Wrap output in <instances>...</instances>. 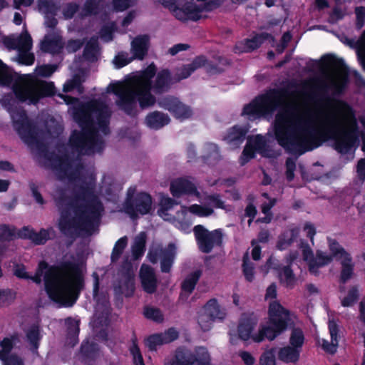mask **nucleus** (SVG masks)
Returning <instances> with one entry per match:
<instances>
[{"mask_svg": "<svg viewBox=\"0 0 365 365\" xmlns=\"http://www.w3.org/2000/svg\"><path fill=\"white\" fill-rule=\"evenodd\" d=\"M356 128L352 108L341 101L320 106L289 103L278 112L274 120L278 143L300 154L318 147L323 139L335 135L336 131L339 133L336 137L335 149L347 153L356 140Z\"/></svg>", "mask_w": 365, "mask_h": 365, "instance_id": "obj_1", "label": "nucleus"}, {"mask_svg": "<svg viewBox=\"0 0 365 365\" xmlns=\"http://www.w3.org/2000/svg\"><path fill=\"white\" fill-rule=\"evenodd\" d=\"M110 103L106 96H102L83 105L74 113L81 130H75L69 143L58 148L56 153L44 155L48 165L61 180L81 182H92L96 180L93 169L84 165L81 155L103 150L102 135L109 133Z\"/></svg>", "mask_w": 365, "mask_h": 365, "instance_id": "obj_2", "label": "nucleus"}, {"mask_svg": "<svg viewBox=\"0 0 365 365\" xmlns=\"http://www.w3.org/2000/svg\"><path fill=\"white\" fill-rule=\"evenodd\" d=\"M53 198L61 214L58 228L66 237L76 238L80 234L89 236L98 230L104 206L93 192L81 186L71 197L67 189L58 187Z\"/></svg>", "mask_w": 365, "mask_h": 365, "instance_id": "obj_3", "label": "nucleus"}, {"mask_svg": "<svg viewBox=\"0 0 365 365\" xmlns=\"http://www.w3.org/2000/svg\"><path fill=\"white\" fill-rule=\"evenodd\" d=\"M43 272L45 290L48 297L61 307L73 306L85 286L81 264L65 260L57 265L49 266L42 260L39 262L35 274L30 276L29 279L40 284Z\"/></svg>", "mask_w": 365, "mask_h": 365, "instance_id": "obj_4", "label": "nucleus"}, {"mask_svg": "<svg viewBox=\"0 0 365 365\" xmlns=\"http://www.w3.org/2000/svg\"><path fill=\"white\" fill-rule=\"evenodd\" d=\"M257 322L258 319L253 313L243 314L237 326L239 338L245 341L252 339L257 343L264 339L273 341L284 333L292 324L290 311L277 300L269 304L267 324L262 326L258 333L252 334Z\"/></svg>", "mask_w": 365, "mask_h": 365, "instance_id": "obj_5", "label": "nucleus"}, {"mask_svg": "<svg viewBox=\"0 0 365 365\" xmlns=\"http://www.w3.org/2000/svg\"><path fill=\"white\" fill-rule=\"evenodd\" d=\"M156 72L155 65H150L143 72L135 75L123 83L115 85L113 92L118 97L117 105L130 113L138 102L141 108L155 103V98L150 93L151 78Z\"/></svg>", "mask_w": 365, "mask_h": 365, "instance_id": "obj_6", "label": "nucleus"}, {"mask_svg": "<svg viewBox=\"0 0 365 365\" xmlns=\"http://www.w3.org/2000/svg\"><path fill=\"white\" fill-rule=\"evenodd\" d=\"M8 109L12 118L14 129L21 140L32 150L36 151L40 155L43 154L46 149L44 133L36 129L22 108L12 109L9 108Z\"/></svg>", "mask_w": 365, "mask_h": 365, "instance_id": "obj_7", "label": "nucleus"}, {"mask_svg": "<svg viewBox=\"0 0 365 365\" xmlns=\"http://www.w3.org/2000/svg\"><path fill=\"white\" fill-rule=\"evenodd\" d=\"M13 91L19 101L36 103L40 98L52 95L54 86L51 82L26 78L16 81L13 84Z\"/></svg>", "mask_w": 365, "mask_h": 365, "instance_id": "obj_8", "label": "nucleus"}, {"mask_svg": "<svg viewBox=\"0 0 365 365\" xmlns=\"http://www.w3.org/2000/svg\"><path fill=\"white\" fill-rule=\"evenodd\" d=\"M283 103L282 93L277 90H270L245 106L243 113L253 116H271L276 108Z\"/></svg>", "mask_w": 365, "mask_h": 365, "instance_id": "obj_9", "label": "nucleus"}, {"mask_svg": "<svg viewBox=\"0 0 365 365\" xmlns=\"http://www.w3.org/2000/svg\"><path fill=\"white\" fill-rule=\"evenodd\" d=\"M153 198L145 192H136L135 187L130 186L126 192L123 203V211L129 217L135 220L140 215L149 214L152 210Z\"/></svg>", "mask_w": 365, "mask_h": 365, "instance_id": "obj_10", "label": "nucleus"}, {"mask_svg": "<svg viewBox=\"0 0 365 365\" xmlns=\"http://www.w3.org/2000/svg\"><path fill=\"white\" fill-rule=\"evenodd\" d=\"M168 9L178 20L196 21L202 17V9L193 0H153Z\"/></svg>", "mask_w": 365, "mask_h": 365, "instance_id": "obj_11", "label": "nucleus"}, {"mask_svg": "<svg viewBox=\"0 0 365 365\" xmlns=\"http://www.w3.org/2000/svg\"><path fill=\"white\" fill-rule=\"evenodd\" d=\"M4 43L8 48L18 51L17 58L20 63L31 65L34 62V55L29 52L32 47V39L26 31L18 36L6 37Z\"/></svg>", "mask_w": 365, "mask_h": 365, "instance_id": "obj_12", "label": "nucleus"}, {"mask_svg": "<svg viewBox=\"0 0 365 365\" xmlns=\"http://www.w3.org/2000/svg\"><path fill=\"white\" fill-rule=\"evenodd\" d=\"M199 250L205 254L212 252L215 247H220L223 242V235L220 229L209 231L203 225H197L193 228Z\"/></svg>", "mask_w": 365, "mask_h": 365, "instance_id": "obj_13", "label": "nucleus"}, {"mask_svg": "<svg viewBox=\"0 0 365 365\" xmlns=\"http://www.w3.org/2000/svg\"><path fill=\"white\" fill-rule=\"evenodd\" d=\"M169 365H212L210 354L205 347H198L195 354L178 349L175 359Z\"/></svg>", "mask_w": 365, "mask_h": 365, "instance_id": "obj_14", "label": "nucleus"}, {"mask_svg": "<svg viewBox=\"0 0 365 365\" xmlns=\"http://www.w3.org/2000/svg\"><path fill=\"white\" fill-rule=\"evenodd\" d=\"M258 152L264 156L271 157V150L267 144V141L261 135L251 136L247 138V143L245 147L240 158L241 165H245L250 159L255 157V153Z\"/></svg>", "mask_w": 365, "mask_h": 365, "instance_id": "obj_15", "label": "nucleus"}, {"mask_svg": "<svg viewBox=\"0 0 365 365\" xmlns=\"http://www.w3.org/2000/svg\"><path fill=\"white\" fill-rule=\"evenodd\" d=\"M205 315L201 316L198 323L204 331L211 328V323L215 319L222 320L225 317V312L221 309L216 299H211L207 301L204 307Z\"/></svg>", "mask_w": 365, "mask_h": 365, "instance_id": "obj_16", "label": "nucleus"}, {"mask_svg": "<svg viewBox=\"0 0 365 365\" xmlns=\"http://www.w3.org/2000/svg\"><path fill=\"white\" fill-rule=\"evenodd\" d=\"M20 341L19 334L16 332L9 337H4L0 341V360L5 364L18 365L23 362L22 359L16 354H10L16 344Z\"/></svg>", "mask_w": 365, "mask_h": 365, "instance_id": "obj_17", "label": "nucleus"}, {"mask_svg": "<svg viewBox=\"0 0 365 365\" xmlns=\"http://www.w3.org/2000/svg\"><path fill=\"white\" fill-rule=\"evenodd\" d=\"M122 285H119L117 289H123L122 293L125 297H130L133 295L135 289V274L133 266L130 262L126 259L121 265Z\"/></svg>", "mask_w": 365, "mask_h": 365, "instance_id": "obj_18", "label": "nucleus"}, {"mask_svg": "<svg viewBox=\"0 0 365 365\" xmlns=\"http://www.w3.org/2000/svg\"><path fill=\"white\" fill-rule=\"evenodd\" d=\"M159 105L164 109L171 112L177 118L185 119L190 118L192 114L190 108L178 99L169 96L162 99L159 102Z\"/></svg>", "mask_w": 365, "mask_h": 365, "instance_id": "obj_19", "label": "nucleus"}, {"mask_svg": "<svg viewBox=\"0 0 365 365\" xmlns=\"http://www.w3.org/2000/svg\"><path fill=\"white\" fill-rule=\"evenodd\" d=\"M347 74L342 66H333L327 73L325 81L327 88L340 92L346 81Z\"/></svg>", "mask_w": 365, "mask_h": 365, "instance_id": "obj_20", "label": "nucleus"}, {"mask_svg": "<svg viewBox=\"0 0 365 365\" xmlns=\"http://www.w3.org/2000/svg\"><path fill=\"white\" fill-rule=\"evenodd\" d=\"M140 279L143 290L148 294H153L157 290L158 281L152 267L149 266L141 267Z\"/></svg>", "mask_w": 365, "mask_h": 365, "instance_id": "obj_21", "label": "nucleus"}, {"mask_svg": "<svg viewBox=\"0 0 365 365\" xmlns=\"http://www.w3.org/2000/svg\"><path fill=\"white\" fill-rule=\"evenodd\" d=\"M269 37L271 36L267 33H262L251 39L239 41L235 44L234 51L236 53L252 51L259 48L262 43Z\"/></svg>", "mask_w": 365, "mask_h": 365, "instance_id": "obj_22", "label": "nucleus"}, {"mask_svg": "<svg viewBox=\"0 0 365 365\" xmlns=\"http://www.w3.org/2000/svg\"><path fill=\"white\" fill-rule=\"evenodd\" d=\"M18 237L31 240L35 245H44L49 239L48 230L42 228L36 232L33 228L28 226L23 227L17 233Z\"/></svg>", "mask_w": 365, "mask_h": 365, "instance_id": "obj_23", "label": "nucleus"}, {"mask_svg": "<svg viewBox=\"0 0 365 365\" xmlns=\"http://www.w3.org/2000/svg\"><path fill=\"white\" fill-rule=\"evenodd\" d=\"M150 46V37L148 35L136 36L131 42L132 58L143 60L147 55Z\"/></svg>", "mask_w": 365, "mask_h": 365, "instance_id": "obj_24", "label": "nucleus"}, {"mask_svg": "<svg viewBox=\"0 0 365 365\" xmlns=\"http://www.w3.org/2000/svg\"><path fill=\"white\" fill-rule=\"evenodd\" d=\"M176 256L175 244L170 243L167 247L160 250V269L163 273H169Z\"/></svg>", "mask_w": 365, "mask_h": 365, "instance_id": "obj_25", "label": "nucleus"}, {"mask_svg": "<svg viewBox=\"0 0 365 365\" xmlns=\"http://www.w3.org/2000/svg\"><path fill=\"white\" fill-rule=\"evenodd\" d=\"M328 328L331 336V342L324 340L322 349L328 354H334L337 351L339 328V325L334 320L329 321Z\"/></svg>", "mask_w": 365, "mask_h": 365, "instance_id": "obj_26", "label": "nucleus"}, {"mask_svg": "<svg viewBox=\"0 0 365 365\" xmlns=\"http://www.w3.org/2000/svg\"><path fill=\"white\" fill-rule=\"evenodd\" d=\"M207 60L204 56L196 57L190 64L182 66L177 69L175 78L178 81L186 78L195 70L206 66Z\"/></svg>", "mask_w": 365, "mask_h": 365, "instance_id": "obj_27", "label": "nucleus"}, {"mask_svg": "<svg viewBox=\"0 0 365 365\" xmlns=\"http://www.w3.org/2000/svg\"><path fill=\"white\" fill-rule=\"evenodd\" d=\"M170 191L174 198L178 199L185 196L200 197L196 184H170Z\"/></svg>", "mask_w": 365, "mask_h": 365, "instance_id": "obj_28", "label": "nucleus"}, {"mask_svg": "<svg viewBox=\"0 0 365 365\" xmlns=\"http://www.w3.org/2000/svg\"><path fill=\"white\" fill-rule=\"evenodd\" d=\"M333 261V256L327 255L325 252L317 250L315 257L309 260V272L314 275L319 274V269L326 266Z\"/></svg>", "mask_w": 365, "mask_h": 365, "instance_id": "obj_29", "label": "nucleus"}, {"mask_svg": "<svg viewBox=\"0 0 365 365\" xmlns=\"http://www.w3.org/2000/svg\"><path fill=\"white\" fill-rule=\"evenodd\" d=\"M171 85V76L168 70L160 71L155 78L153 85V89L156 93H162L167 91Z\"/></svg>", "mask_w": 365, "mask_h": 365, "instance_id": "obj_30", "label": "nucleus"}, {"mask_svg": "<svg viewBox=\"0 0 365 365\" xmlns=\"http://www.w3.org/2000/svg\"><path fill=\"white\" fill-rule=\"evenodd\" d=\"M170 121L169 116L159 111H154L148 114L145 118L148 126L153 129H159Z\"/></svg>", "mask_w": 365, "mask_h": 365, "instance_id": "obj_31", "label": "nucleus"}, {"mask_svg": "<svg viewBox=\"0 0 365 365\" xmlns=\"http://www.w3.org/2000/svg\"><path fill=\"white\" fill-rule=\"evenodd\" d=\"M63 47L62 38L58 35H47L41 43V49L45 52L56 53Z\"/></svg>", "mask_w": 365, "mask_h": 365, "instance_id": "obj_32", "label": "nucleus"}, {"mask_svg": "<svg viewBox=\"0 0 365 365\" xmlns=\"http://www.w3.org/2000/svg\"><path fill=\"white\" fill-rule=\"evenodd\" d=\"M146 238L147 235L145 232H140L135 237L131 247L132 258L133 260H138L143 256L145 252Z\"/></svg>", "mask_w": 365, "mask_h": 365, "instance_id": "obj_33", "label": "nucleus"}, {"mask_svg": "<svg viewBox=\"0 0 365 365\" xmlns=\"http://www.w3.org/2000/svg\"><path fill=\"white\" fill-rule=\"evenodd\" d=\"M341 260V269L340 272L339 282L341 284L346 283L354 275V264L352 262V257L350 254Z\"/></svg>", "mask_w": 365, "mask_h": 365, "instance_id": "obj_34", "label": "nucleus"}, {"mask_svg": "<svg viewBox=\"0 0 365 365\" xmlns=\"http://www.w3.org/2000/svg\"><path fill=\"white\" fill-rule=\"evenodd\" d=\"M26 340L31 346V350L35 352L38 350L42 339L41 330L38 324H32L26 331Z\"/></svg>", "mask_w": 365, "mask_h": 365, "instance_id": "obj_35", "label": "nucleus"}, {"mask_svg": "<svg viewBox=\"0 0 365 365\" xmlns=\"http://www.w3.org/2000/svg\"><path fill=\"white\" fill-rule=\"evenodd\" d=\"M245 135L246 130L239 126H233L227 131L224 139L231 146L235 148L243 142Z\"/></svg>", "mask_w": 365, "mask_h": 365, "instance_id": "obj_36", "label": "nucleus"}, {"mask_svg": "<svg viewBox=\"0 0 365 365\" xmlns=\"http://www.w3.org/2000/svg\"><path fill=\"white\" fill-rule=\"evenodd\" d=\"M299 235V230L292 228L282 233L277 242V248L279 250L287 249L295 241Z\"/></svg>", "mask_w": 365, "mask_h": 365, "instance_id": "obj_37", "label": "nucleus"}, {"mask_svg": "<svg viewBox=\"0 0 365 365\" xmlns=\"http://www.w3.org/2000/svg\"><path fill=\"white\" fill-rule=\"evenodd\" d=\"M292 324L287 329H291L292 331L289 336V346L295 348L296 349L301 351L304 343V334L301 328L295 327L294 322L292 319Z\"/></svg>", "mask_w": 365, "mask_h": 365, "instance_id": "obj_38", "label": "nucleus"}, {"mask_svg": "<svg viewBox=\"0 0 365 365\" xmlns=\"http://www.w3.org/2000/svg\"><path fill=\"white\" fill-rule=\"evenodd\" d=\"M277 277L280 283L287 288L293 289L297 283V277L290 264L284 266Z\"/></svg>", "mask_w": 365, "mask_h": 365, "instance_id": "obj_39", "label": "nucleus"}, {"mask_svg": "<svg viewBox=\"0 0 365 365\" xmlns=\"http://www.w3.org/2000/svg\"><path fill=\"white\" fill-rule=\"evenodd\" d=\"M98 351V344L94 342L86 341L83 342L81 346V353L83 361L89 364L94 361Z\"/></svg>", "mask_w": 365, "mask_h": 365, "instance_id": "obj_40", "label": "nucleus"}, {"mask_svg": "<svg viewBox=\"0 0 365 365\" xmlns=\"http://www.w3.org/2000/svg\"><path fill=\"white\" fill-rule=\"evenodd\" d=\"M301 351L290 346L280 348L278 351V359L286 363H296L299 361Z\"/></svg>", "mask_w": 365, "mask_h": 365, "instance_id": "obj_41", "label": "nucleus"}, {"mask_svg": "<svg viewBox=\"0 0 365 365\" xmlns=\"http://www.w3.org/2000/svg\"><path fill=\"white\" fill-rule=\"evenodd\" d=\"M346 43L350 47L356 49L358 58L365 69V31L362 33L359 40L346 39Z\"/></svg>", "mask_w": 365, "mask_h": 365, "instance_id": "obj_42", "label": "nucleus"}, {"mask_svg": "<svg viewBox=\"0 0 365 365\" xmlns=\"http://www.w3.org/2000/svg\"><path fill=\"white\" fill-rule=\"evenodd\" d=\"M98 38L93 37L86 43L83 56L88 61L93 62L98 59Z\"/></svg>", "mask_w": 365, "mask_h": 365, "instance_id": "obj_43", "label": "nucleus"}, {"mask_svg": "<svg viewBox=\"0 0 365 365\" xmlns=\"http://www.w3.org/2000/svg\"><path fill=\"white\" fill-rule=\"evenodd\" d=\"M200 276L201 272L199 270L195 271L187 275L181 284L182 290L187 294H191L195 289Z\"/></svg>", "mask_w": 365, "mask_h": 365, "instance_id": "obj_44", "label": "nucleus"}, {"mask_svg": "<svg viewBox=\"0 0 365 365\" xmlns=\"http://www.w3.org/2000/svg\"><path fill=\"white\" fill-rule=\"evenodd\" d=\"M59 8V4L55 0H38V9L44 15L56 16Z\"/></svg>", "mask_w": 365, "mask_h": 365, "instance_id": "obj_45", "label": "nucleus"}, {"mask_svg": "<svg viewBox=\"0 0 365 365\" xmlns=\"http://www.w3.org/2000/svg\"><path fill=\"white\" fill-rule=\"evenodd\" d=\"M203 158L205 161L210 165L215 164L220 160L217 146L213 143H207L205 145Z\"/></svg>", "mask_w": 365, "mask_h": 365, "instance_id": "obj_46", "label": "nucleus"}, {"mask_svg": "<svg viewBox=\"0 0 365 365\" xmlns=\"http://www.w3.org/2000/svg\"><path fill=\"white\" fill-rule=\"evenodd\" d=\"M127 245L128 237L126 236L120 237L115 242L110 255L112 262L114 263L118 261L127 247Z\"/></svg>", "mask_w": 365, "mask_h": 365, "instance_id": "obj_47", "label": "nucleus"}, {"mask_svg": "<svg viewBox=\"0 0 365 365\" xmlns=\"http://www.w3.org/2000/svg\"><path fill=\"white\" fill-rule=\"evenodd\" d=\"M329 248L331 252L329 255L333 256V259L335 258L336 260H340L349 254L336 240H329Z\"/></svg>", "mask_w": 365, "mask_h": 365, "instance_id": "obj_48", "label": "nucleus"}, {"mask_svg": "<svg viewBox=\"0 0 365 365\" xmlns=\"http://www.w3.org/2000/svg\"><path fill=\"white\" fill-rule=\"evenodd\" d=\"M242 267L245 279L252 282L255 279V265L250 262L247 253L243 256Z\"/></svg>", "mask_w": 365, "mask_h": 365, "instance_id": "obj_49", "label": "nucleus"}, {"mask_svg": "<svg viewBox=\"0 0 365 365\" xmlns=\"http://www.w3.org/2000/svg\"><path fill=\"white\" fill-rule=\"evenodd\" d=\"M359 298V292L357 286H352L349 288L347 295L344 297L341 301V306L349 307L353 306Z\"/></svg>", "mask_w": 365, "mask_h": 365, "instance_id": "obj_50", "label": "nucleus"}, {"mask_svg": "<svg viewBox=\"0 0 365 365\" xmlns=\"http://www.w3.org/2000/svg\"><path fill=\"white\" fill-rule=\"evenodd\" d=\"M16 232L14 226L6 224L0 225V242H11L16 238Z\"/></svg>", "mask_w": 365, "mask_h": 365, "instance_id": "obj_51", "label": "nucleus"}, {"mask_svg": "<svg viewBox=\"0 0 365 365\" xmlns=\"http://www.w3.org/2000/svg\"><path fill=\"white\" fill-rule=\"evenodd\" d=\"M67 327V337L74 341V344L78 341V336L79 334V324L78 321H75L71 317L66 319Z\"/></svg>", "mask_w": 365, "mask_h": 365, "instance_id": "obj_52", "label": "nucleus"}, {"mask_svg": "<svg viewBox=\"0 0 365 365\" xmlns=\"http://www.w3.org/2000/svg\"><path fill=\"white\" fill-rule=\"evenodd\" d=\"M145 317L157 323H161L164 317L160 309L153 307H145L143 311Z\"/></svg>", "mask_w": 365, "mask_h": 365, "instance_id": "obj_53", "label": "nucleus"}, {"mask_svg": "<svg viewBox=\"0 0 365 365\" xmlns=\"http://www.w3.org/2000/svg\"><path fill=\"white\" fill-rule=\"evenodd\" d=\"M132 343L129 350L133 356L134 365H145L135 336L132 339Z\"/></svg>", "mask_w": 365, "mask_h": 365, "instance_id": "obj_54", "label": "nucleus"}, {"mask_svg": "<svg viewBox=\"0 0 365 365\" xmlns=\"http://www.w3.org/2000/svg\"><path fill=\"white\" fill-rule=\"evenodd\" d=\"M189 210L191 213L201 217H208L214 213L212 207H208V205H200L197 204L192 205L189 207Z\"/></svg>", "mask_w": 365, "mask_h": 365, "instance_id": "obj_55", "label": "nucleus"}, {"mask_svg": "<svg viewBox=\"0 0 365 365\" xmlns=\"http://www.w3.org/2000/svg\"><path fill=\"white\" fill-rule=\"evenodd\" d=\"M204 200L208 206L215 208L225 209V202L218 194L207 195L205 197Z\"/></svg>", "mask_w": 365, "mask_h": 365, "instance_id": "obj_56", "label": "nucleus"}, {"mask_svg": "<svg viewBox=\"0 0 365 365\" xmlns=\"http://www.w3.org/2000/svg\"><path fill=\"white\" fill-rule=\"evenodd\" d=\"M146 344L151 351L156 350L157 346L165 344L161 333L154 334L149 336L146 339Z\"/></svg>", "mask_w": 365, "mask_h": 365, "instance_id": "obj_57", "label": "nucleus"}, {"mask_svg": "<svg viewBox=\"0 0 365 365\" xmlns=\"http://www.w3.org/2000/svg\"><path fill=\"white\" fill-rule=\"evenodd\" d=\"M101 0H87L82 11L83 16H88L98 12Z\"/></svg>", "mask_w": 365, "mask_h": 365, "instance_id": "obj_58", "label": "nucleus"}, {"mask_svg": "<svg viewBox=\"0 0 365 365\" xmlns=\"http://www.w3.org/2000/svg\"><path fill=\"white\" fill-rule=\"evenodd\" d=\"M202 3L200 8L202 11H211L222 4L224 0H197Z\"/></svg>", "mask_w": 365, "mask_h": 365, "instance_id": "obj_59", "label": "nucleus"}, {"mask_svg": "<svg viewBox=\"0 0 365 365\" xmlns=\"http://www.w3.org/2000/svg\"><path fill=\"white\" fill-rule=\"evenodd\" d=\"M81 79L78 75L74 76L73 78L68 81L63 86V91L67 93L72 91L74 88H78L79 91H81Z\"/></svg>", "mask_w": 365, "mask_h": 365, "instance_id": "obj_60", "label": "nucleus"}, {"mask_svg": "<svg viewBox=\"0 0 365 365\" xmlns=\"http://www.w3.org/2000/svg\"><path fill=\"white\" fill-rule=\"evenodd\" d=\"M12 81L11 75L9 73L5 65L0 61V85L10 86Z\"/></svg>", "mask_w": 365, "mask_h": 365, "instance_id": "obj_61", "label": "nucleus"}, {"mask_svg": "<svg viewBox=\"0 0 365 365\" xmlns=\"http://www.w3.org/2000/svg\"><path fill=\"white\" fill-rule=\"evenodd\" d=\"M138 0H113V7L118 11H123L137 4Z\"/></svg>", "mask_w": 365, "mask_h": 365, "instance_id": "obj_62", "label": "nucleus"}, {"mask_svg": "<svg viewBox=\"0 0 365 365\" xmlns=\"http://www.w3.org/2000/svg\"><path fill=\"white\" fill-rule=\"evenodd\" d=\"M57 67L51 65H43L36 68V73L38 76L48 77L50 76L56 70Z\"/></svg>", "mask_w": 365, "mask_h": 365, "instance_id": "obj_63", "label": "nucleus"}, {"mask_svg": "<svg viewBox=\"0 0 365 365\" xmlns=\"http://www.w3.org/2000/svg\"><path fill=\"white\" fill-rule=\"evenodd\" d=\"M259 365H276L275 356L272 351H266L260 356Z\"/></svg>", "mask_w": 365, "mask_h": 365, "instance_id": "obj_64", "label": "nucleus"}]
</instances>
